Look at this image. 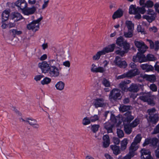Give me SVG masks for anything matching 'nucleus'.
<instances>
[{
  "instance_id": "obj_22",
  "label": "nucleus",
  "mask_w": 159,
  "mask_h": 159,
  "mask_svg": "<svg viewBox=\"0 0 159 159\" xmlns=\"http://www.w3.org/2000/svg\"><path fill=\"white\" fill-rule=\"evenodd\" d=\"M143 53L140 52H138L137 54L138 61L140 63L147 61L146 57L143 54Z\"/></svg>"
},
{
  "instance_id": "obj_36",
  "label": "nucleus",
  "mask_w": 159,
  "mask_h": 159,
  "mask_svg": "<svg viewBox=\"0 0 159 159\" xmlns=\"http://www.w3.org/2000/svg\"><path fill=\"white\" fill-rule=\"evenodd\" d=\"M55 86L57 89L61 90L64 88V84L62 81H59L56 84Z\"/></svg>"
},
{
  "instance_id": "obj_53",
  "label": "nucleus",
  "mask_w": 159,
  "mask_h": 159,
  "mask_svg": "<svg viewBox=\"0 0 159 159\" xmlns=\"http://www.w3.org/2000/svg\"><path fill=\"white\" fill-rule=\"evenodd\" d=\"M150 89L153 91H157V88L156 85L154 84H152L150 85Z\"/></svg>"
},
{
  "instance_id": "obj_12",
  "label": "nucleus",
  "mask_w": 159,
  "mask_h": 159,
  "mask_svg": "<svg viewBox=\"0 0 159 159\" xmlns=\"http://www.w3.org/2000/svg\"><path fill=\"white\" fill-rule=\"evenodd\" d=\"M114 62L116 65L120 68H125L127 66L126 62L125 61H121L120 58L118 56L116 57Z\"/></svg>"
},
{
  "instance_id": "obj_34",
  "label": "nucleus",
  "mask_w": 159,
  "mask_h": 159,
  "mask_svg": "<svg viewBox=\"0 0 159 159\" xmlns=\"http://www.w3.org/2000/svg\"><path fill=\"white\" fill-rule=\"evenodd\" d=\"M158 142V139L156 138L150 139V144L154 147H156Z\"/></svg>"
},
{
  "instance_id": "obj_48",
  "label": "nucleus",
  "mask_w": 159,
  "mask_h": 159,
  "mask_svg": "<svg viewBox=\"0 0 159 159\" xmlns=\"http://www.w3.org/2000/svg\"><path fill=\"white\" fill-rule=\"evenodd\" d=\"M102 83L106 87H109L110 86V82L105 78L103 79Z\"/></svg>"
},
{
  "instance_id": "obj_27",
  "label": "nucleus",
  "mask_w": 159,
  "mask_h": 159,
  "mask_svg": "<svg viewBox=\"0 0 159 159\" xmlns=\"http://www.w3.org/2000/svg\"><path fill=\"white\" fill-rule=\"evenodd\" d=\"M36 10V9L34 7L31 8H25L23 11L24 13L26 15H28L33 14Z\"/></svg>"
},
{
  "instance_id": "obj_38",
  "label": "nucleus",
  "mask_w": 159,
  "mask_h": 159,
  "mask_svg": "<svg viewBox=\"0 0 159 159\" xmlns=\"http://www.w3.org/2000/svg\"><path fill=\"white\" fill-rule=\"evenodd\" d=\"M145 7L144 6H143L141 7H137V13H140L141 14H144L146 12V10L145 9Z\"/></svg>"
},
{
  "instance_id": "obj_39",
  "label": "nucleus",
  "mask_w": 159,
  "mask_h": 159,
  "mask_svg": "<svg viewBox=\"0 0 159 159\" xmlns=\"http://www.w3.org/2000/svg\"><path fill=\"white\" fill-rule=\"evenodd\" d=\"M133 31L128 30V32H124V36L126 38H131L133 36Z\"/></svg>"
},
{
  "instance_id": "obj_49",
  "label": "nucleus",
  "mask_w": 159,
  "mask_h": 159,
  "mask_svg": "<svg viewBox=\"0 0 159 159\" xmlns=\"http://www.w3.org/2000/svg\"><path fill=\"white\" fill-rule=\"evenodd\" d=\"M158 133H159V124L154 128L152 134H154Z\"/></svg>"
},
{
  "instance_id": "obj_4",
  "label": "nucleus",
  "mask_w": 159,
  "mask_h": 159,
  "mask_svg": "<svg viewBox=\"0 0 159 159\" xmlns=\"http://www.w3.org/2000/svg\"><path fill=\"white\" fill-rule=\"evenodd\" d=\"M147 13L149 15H145L143 16V18L147 20L149 23L152 22L155 19L156 17V13L151 9H148L147 11Z\"/></svg>"
},
{
  "instance_id": "obj_47",
  "label": "nucleus",
  "mask_w": 159,
  "mask_h": 159,
  "mask_svg": "<svg viewBox=\"0 0 159 159\" xmlns=\"http://www.w3.org/2000/svg\"><path fill=\"white\" fill-rule=\"evenodd\" d=\"M118 55H119L122 57L124 54L127 52V51H121L120 50H118L115 52Z\"/></svg>"
},
{
  "instance_id": "obj_28",
  "label": "nucleus",
  "mask_w": 159,
  "mask_h": 159,
  "mask_svg": "<svg viewBox=\"0 0 159 159\" xmlns=\"http://www.w3.org/2000/svg\"><path fill=\"white\" fill-rule=\"evenodd\" d=\"M126 26L127 27L128 30L133 31L134 30V25L130 21L127 20L125 22Z\"/></svg>"
},
{
  "instance_id": "obj_18",
  "label": "nucleus",
  "mask_w": 159,
  "mask_h": 159,
  "mask_svg": "<svg viewBox=\"0 0 159 159\" xmlns=\"http://www.w3.org/2000/svg\"><path fill=\"white\" fill-rule=\"evenodd\" d=\"M103 102V99L102 98L96 99L95 100L94 105L96 108L99 107H103L105 106Z\"/></svg>"
},
{
  "instance_id": "obj_42",
  "label": "nucleus",
  "mask_w": 159,
  "mask_h": 159,
  "mask_svg": "<svg viewBox=\"0 0 159 159\" xmlns=\"http://www.w3.org/2000/svg\"><path fill=\"white\" fill-rule=\"evenodd\" d=\"M147 61H153L155 60V57L154 56L151 54H148L146 57Z\"/></svg>"
},
{
  "instance_id": "obj_26",
  "label": "nucleus",
  "mask_w": 159,
  "mask_h": 159,
  "mask_svg": "<svg viewBox=\"0 0 159 159\" xmlns=\"http://www.w3.org/2000/svg\"><path fill=\"white\" fill-rule=\"evenodd\" d=\"M111 148L113 151V153L116 155H118L120 153V147L116 145H111Z\"/></svg>"
},
{
  "instance_id": "obj_57",
  "label": "nucleus",
  "mask_w": 159,
  "mask_h": 159,
  "mask_svg": "<svg viewBox=\"0 0 159 159\" xmlns=\"http://www.w3.org/2000/svg\"><path fill=\"white\" fill-rule=\"evenodd\" d=\"M154 48L155 51H157L159 49V42L158 41L155 42Z\"/></svg>"
},
{
  "instance_id": "obj_23",
  "label": "nucleus",
  "mask_w": 159,
  "mask_h": 159,
  "mask_svg": "<svg viewBox=\"0 0 159 159\" xmlns=\"http://www.w3.org/2000/svg\"><path fill=\"white\" fill-rule=\"evenodd\" d=\"M123 11L120 9H118L115 12L112 16V18L115 19L117 18H120L123 16Z\"/></svg>"
},
{
  "instance_id": "obj_54",
  "label": "nucleus",
  "mask_w": 159,
  "mask_h": 159,
  "mask_svg": "<svg viewBox=\"0 0 159 159\" xmlns=\"http://www.w3.org/2000/svg\"><path fill=\"white\" fill-rule=\"evenodd\" d=\"M147 40L149 43L150 48L151 49H154V48L155 44L153 42L150 40L147 39Z\"/></svg>"
},
{
  "instance_id": "obj_60",
  "label": "nucleus",
  "mask_w": 159,
  "mask_h": 159,
  "mask_svg": "<svg viewBox=\"0 0 159 159\" xmlns=\"http://www.w3.org/2000/svg\"><path fill=\"white\" fill-rule=\"evenodd\" d=\"M137 30L138 32H140L142 33L144 32V29L142 28L140 25H138L137 27Z\"/></svg>"
},
{
  "instance_id": "obj_5",
  "label": "nucleus",
  "mask_w": 159,
  "mask_h": 159,
  "mask_svg": "<svg viewBox=\"0 0 159 159\" xmlns=\"http://www.w3.org/2000/svg\"><path fill=\"white\" fill-rule=\"evenodd\" d=\"M139 99L144 102H148V104L154 105V103L151 98V94L150 93H143L139 97Z\"/></svg>"
},
{
  "instance_id": "obj_31",
  "label": "nucleus",
  "mask_w": 159,
  "mask_h": 159,
  "mask_svg": "<svg viewBox=\"0 0 159 159\" xmlns=\"http://www.w3.org/2000/svg\"><path fill=\"white\" fill-rule=\"evenodd\" d=\"M22 18L21 16L18 13H14L13 14L12 19H14L15 21H18Z\"/></svg>"
},
{
  "instance_id": "obj_30",
  "label": "nucleus",
  "mask_w": 159,
  "mask_h": 159,
  "mask_svg": "<svg viewBox=\"0 0 159 159\" xmlns=\"http://www.w3.org/2000/svg\"><path fill=\"white\" fill-rule=\"evenodd\" d=\"M113 127V125L109 123H106L104 126V128L107 130L108 133H111L112 132V128Z\"/></svg>"
},
{
  "instance_id": "obj_41",
  "label": "nucleus",
  "mask_w": 159,
  "mask_h": 159,
  "mask_svg": "<svg viewBox=\"0 0 159 159\" xmlns=\"http://www.w3.org/2000/svg\"><path fill=\"white\" fill-rule=\"evenodd\" d=\"M117 134L119 138H122L124 136V134L123 131L119 129H117Z\"/></svg>"
},
{
  "instance_id": "obj_46",
  "label": "nucleus",
  "mask_w": 159,
  "mask_h": 159,
  "mask_svg": "<svg viewBox=\"0 0 159 159\" xmlns=\"http://www.w3.org/2000/svg\"><path fill=\"white\" fill-rule=\"evenodd\" d=\"M91 121L87 117H85L83 119V124L84 125H86L89 124Z\"/></svg>"
},
{
  "instance_id": "obj_52",
  "label": "nucleus",
  "mask_w": 159,
  "mask_h": 159,
  "mask_svg": "<svg viewBox=\"0 0 159 159\" xmlns=\"http://www.w3.org/2000/svg\"><path fill=\"white\" fill-rule=\"evenodd\" d=\"M11 32L13 33V34L15 35L16 34L19 35L21 34L22 33V32L20 31H17L16 30H11ZM15 37V36H14Z\"/></svg>"
},
{
  "instance_id": "obj_2",
  "label": "nucleus",
  "mask_w": 159,
  "mask_h": 159,
  "mask_svg": "<svg viewBox=\"0 0 159 159\" xmlns=\"http://www.w3.org/2000/svg\"><path fill=\"white\" fill-rule=\"evenodd\" d=\"M156 111V110L154 108L148 110V112L149 115L148 118H147L148 122L155 124L158 121L159 119L158 115L157 114H154Z\"/></svg>"
},
{
  "instance_id": "obj_32",
  "label": "nucleus",
  "mask_w": 159,
  "mask_h": 159,
  "mask_svg": "<svg viewBox=\"0 0 159 159\" xmlns=\"http://www.w3.org/2000/svg\"><path fill=\"white\" fill-rule=\"evenodd\" d=\"M143 78H147L148 80L151 81L153 82L156 80V77L154 75H145L142 76Z\"/></svg>"
},
{
  "instance_id": "obj_29",
  "label": "nucleus",
  "mask_w": 159,
  "mask_h": 159,
  "mask_svg": "<svg viewBox=\"0 0 159 159\" xmlns=\"http://www.w3.org/2000/svg\"><path fill=\"white\" fill-rule=\"evenodd\" d=\"M128 143V139H124L121 141L120 143V149L121 150L124 151L126 149Z\"/></svg>"
},
{
  "instance_id": "obj_40",
  "label": "nucleus",
  "mask_w": 159,
  "mask_h": 159,
  "mask_svg": "<svg viewBox=\"0 0 159 159\" xmlns=\"http://www.w3.org/2000/svg\"><path fill=\"white\" fill-rule=\"evenodd\" d=\"M139 119H136L132 123L130 124L129 125L132 127L134 128L139 123Z\"/></svg>"
},
{
  "instance_id": "obj_56",
  "label": "nucleus",
  "mask_w": 159,
  "mask_h": 159,
  "mask_svg": "<svg viewBox=\"0 0 159 159\" xmlns=\"http://www.w3.org/2000/svg\"><path fill=\"white\" fill-rule=\"evenodd\" d=\"M131 153L129 154V152L124 157V159H130L131 157H133L134 156L131 155Z\"/></svg>"
},
{
  "instance_id": "obj_50",
  "label": "nucleus",
  "mask_w": 159,
  "mask_h": 159,
  "mask_svg": "<svg viewBox=\"0 0 159 159\" xmlns=\"http://www.w3.org/2000/svg\"><path fill=\"white\" fill-rule=\"evenodd\" d=\"M133 74L134 76L139 75L140 74V71L137 68H135L132 70Z\"/></svg>"
},
{
  "instance_id": "obj_51",
  "label": "nucleus",
  "mask_w": 159,
  "mask_h": 159,
  "mask_svg": "<svg viewBox=\"0 0 159 159\" xmlns=\"http://www.w3.org/2000/svg\"><path fill=\"white\" fill-rule=\"evenodd\" d=\"M133 70H129L126 74L127 77H134V75L133 74Z\"/></svg>"
},
{
  "instance_id": "obj_62",
  "label": "nucleus",
  "mask_w": 159,
  "mask_h": 159,
  "mask_svg": "<svg viewBox=\"0 0 159 159\" xmlns=\"http://www.w3.org/2000/svg\"><path fill=\"white\" fill-rule=\"evenodd\" d=\"M154 7H155V10L156 11L159 13V3H156L154 5Z\"/></svg>"
},
{
  "instance_id": "obj_8",
  "label": "nucleus",
  "mask_w": 159,
  "mask_h": 159,
  "mask_svg": "<svg viewBox=\"0 0 159 159\" xmlns=\"http://www.w3.org/2000/svg\"><path fill=\"white\" fill-rule=\"evenodd\" d=\"M39 67L41 69L43 73H46L48 72L51 67V66L46 61H43L42 63H39Z\"/></svg>"
},
{
  "instance_id": "obj_24",
  "label": "nucleus",
  "mask_w": 159,
  "mask_h": 159,
  "mask_svg": "<svg viewBox=\"0 0 159 159\" xmlns=\"http://www.w3.org/2000/svg\"><path fill=\"white\" fill-rule=\"evenodd\" d=\"M132 107L130 106H125L121 105L119 108V110L122 112L129 111V110L132 109Z\"/></svg>"
},
{
  "instance_id": "obj_25",
  "label": "nucleus",
  "mask_w": 159,
  "mask_h": 159,
  "mask_svg": "<svg viewBox=\"0 0 159 159\" xmlns=\"http://www.w3.org/2000/svg\"><path fill=\"white\" fill-rule=\"evenodd\" d=\"M124 130L126 134H130L132 131V127L129 124L124 123Z\"/></svg>"
},
{
  "instance_id": "obj_1",
  "label": "nucleus",
  "mask_w": 159,
  "mask_h": 159,
  "mask_svg": "<svg viewBox=\"0 0 159 159\" xmlns=\"http://www.w3.org/2000/svg\"><path fill=\"white\" fill-rule=\"evenodd\" d=\"M116 47V45L113 44L108 47L104 48L102 50L98 52L93 57L94 60H99L101 55H105L106 53H108L113 52Z\"/></svg>"
},
{
  "instance_id": "obj_17",
  "label": "nucleus",
  "mask_w": 159,
  "mask_h": 159,
  "mask_svg": "<svg viewBox=\"0 0 159 159\" xmlns=\"http://www.w3.org/2000/svg\"><path fill=\"white\" fill-rule=\"evenodd\" d=\"M130 80H128L122 81L119 84V87L122 91H125L127 89L126 85L130 83Z\"/></svg>"
},
{
  "instance_id": "obj_45",
  "label": "nucleus",
  "mask_w": 159,
  "mask_h": 159,
  "mask_svg": "<svg viewBox=\"0 0 159 159\" xmlns=\"http://www.w3.org/2000/svg\"><path fill=\"white\" fill-rule=\"evenodd\" d=\"M99 127V125H94L92 126L91 129L93 132H96L98 130Z\"/></svg>"
},
{
  "instance_id": "obj_35",
  "label": "nucleus",
  "mask_w": 159,
  "mask_h": 159,
  "mask_svg": "<svg viewBox=\"0 0 159 159\" xmlns=\"http://www.w3.org/2000/svg\"><path fill=\"white\" fill-rule=\"evenodd\" d=\"M129 13L130 14H137V8L133 5H131L129 9Z\"/></svg>"
},
{
  "instance_id": "obj_10",
  "label": "nucleus",
  "mask_w": 159,
  "mask_h": 159,
  "mask_svg": "<svg viewBox=\"0 0 159 159\" xmlns=\"http://www.w3.org/2000/svg\"><path fill=\"white\" fill-rule=\"evenodd\" d=\"M49 74L51 76L53 77H56L59 75V71L57 68L55 66H51L49 69Z\"/></svg>"
},
{
  "instance_id": "obj_6",
  "label": "nucleus",
  "mask_w": 159,
  "mask_h": 159,
  "mask_svg": "<svg viewBox=\"0 0 159 159\" xmlns=\"http://www.w3.org/2000/svg\"><path fill=\"white\" fill-rule=\"evenodd\" d=\"M134 44L138 48V50L141 53H144L148 47L145 45L142 42H140L135 40Z\"/></svg>"
},
{
  "instance_id": "obj_63",
  "label": "nucleus",
  "mask_w": 159,
  "mask_h": 159,
  "mask_svg": "<svg viewBox=\"0 0 159 159\" xmlns=\"http://www.w3.org/2000/svg\"><path fill=\"white\" fill-rule=\"evenodd\" d=\"M129 66H130V67H131V68H133L134 69H135V68H136L137 66L136 65L135 63L134 62H131Z\"/></svg>"
},
{
  "instance_id": "obj_14",
  "label": "nucleus",
  "mask_w": 159,
  "mask_h": 159,
  "mask_svg": "<svg viewBox=\"0 0 159 159\" xmlns=\"http://www.w3.org/2000/svg\"><path fill=\"white\" fill-rule=\"evenodd\" d=\"M15 5L23 11L26 7L27 4L24 0H18L16 3Z\"/></svg>"
},
{
  "instance_id": "obj_64",
  "label": "nucleus",
  "mask_w": 159,
  "mask_h": 159,
  "mask_svg": "<svg viewBox=\"0 0 159 159\" xmlns=\"http://www.w3.org/2000/svg\"><path fill=\"white\" fill-rule=\"evenodd\" d=\"M125 77H127L125 73L123 74V75L118 76L117 78V79H123Z\"/></svg>"
},
{
  "instance_id": "obj_21",
  "label": "nucleus",
  "mask_w": 159,
  "mask_h": 159,
  "mask_svg": "<svg viewBox=\"0 0 159 159\" xmlns=\"http://www.w3.org/2000/svg\"><path fill=\"white\" fill-rule=\"evenodd\" d=\"M140 67L143 70H145L147 72L152 71L154 69V68L152 66L147 64H142L140 66Z\"/></svg>"
},
{
  "instance_id": "obj_20",
  "label": "nucleus",
  "mask_w": 159,
  "mask_h": 159,
  "mask_svg": "<svg viewBox=\"0 0 159 159\" xmlns=\"http://www.w3.org/2000/svg\"><path fill=\"white\" fill-rule=\"evenodd\" d=\"M127 90L130 92L137 93L139 90V88L136 84H132Z\"/></svg>"
},
{
  "instance_id": "obj_3",
  "label": "nucleus",
  "mask_w": 159,
  "mask_h": 159,
  "mask_svg": "<svg viewBox=\"0 0 159 159\" xmlns=\"http://www.w3.org/2000/svg\"><path fill=\"white\" fill-rule=\"evenodd\" d=\"M116 44L120 47H123L125 51L128 52L130 48L129 44L121 36L120 37L116 40Z\"/></svg>"
},
{
  "instance_id": "obj_58",
  "label": "nucleus",
  "mask_w": 159,
  "mask_h": 159,
  "mask_svg": "<svg viewBox=\"0 0 159 159\" xmlns=\"http://www.w3.org/2000/svg\"><path fill=\"white\" fill-rule=\"evenodd\" d=\"M149 144H150V139H145V142L143 143V145L144 146H145Z\"/></svg>"
},
{
  "instance_id": "obj_61",
  "label": "nucleus",
  "mask_w": 159,
  "mask_h": 159,
  "mask_svg": "<svg viewBox=\"0 0 159 159\" xmlns=\"http://www.w3.org/2000/svg\"><path fill=\"white\" fill-rule=\"evenodd\" d=\"M149 30L150 31L154 33H156L157 31V30L156 27L153 26L152 27L150 28Z\"/></svg>"
},
{
  "instance_id": "obj_9",
  "label": "nucleus",
  "mask_w": 159,
  "mask_h": 159,
  "mask_svg": "<svg viewBox=\"0 0 159 159\" xmlns=\"http://www.w3.org/2000/svg\"><path fill=\"white\" fill-rule=\"evenodd\" d=\"M124 120L123 123L130 124L131 121L134 119V117L132 115L131 111H128L124 114Z\"/></svg>"
},
{
  "instance_id": "obj_11",
  "label": "nucleus",
  "mask_w": 159,
  "mask_h": 159,
  "mask_svg": "<svg viewBox=\"0 0 159 159\" xmlns=\"http://www.w3.org/2000/svg\"><path fill=\"white\" fill-rule=\"evenodd\" d=\"M141 159H153L150 155L151 152L148 150L142 149L141 150Z\"/></svg>"
},
{
  "instance_id": "obj_19",
  "label": "nucleus",
  "mask_w": 159,
  "mask_h": 159,
  "mask_svg": "<svg viewBox=\"0 0 159 159\" xmlns=\"http://www.w3.org/2000/svg\"><path fill=\"white\" fill-rule=\"evenodd\" d=\"M92 67L91 69V70L92 72L96 73H103L105 71L104 68L103 67L99 66L98 68H95V67H96V66L94 64L92 65Z\"/></svg>"
},
{
  "instance_id": "obj_33",
  "label": "nucleus",
  "mask_w": 159,
  "mask_h": 159,
  "mask_svg": "<svg viewBox=\"0 0 159 159\" xmlns=\"http://www.w3.org/2000/svg\"><path fill=\"white\" fill-rule=\"evenodd\" d=\"M9 12L8 11H4L2 14L3 21H5L8 20L9 16Z\"/></svg>"
},
{
  "instance_id": "obj_7",
  "label": "nucleus",
  "mask_w": 159,
  "mask_h": 159,
  "mask_svg": "<svg viewBox=\"0 0 159 159\" xmlns=\"http://www.w3.org/2000/svg\"><path fill=\"white\" fill-rule=\"evenodd\" d=\"M42 19V17H40L37 20L33 21L30 24H28L27 26V28L29 30L32 29L35 31L37 30L39 28V25L38 23Z\"/></svg>"
},
{
  "instance_id": "obj_43",
  "label": "nucleus",
  "mask_w": 159,
  "mask_h": 159,
  "mask_svg": "<svg viewBox=\"0 0 159 159\" xmlns=\"http://www.w3.org/2000/svg\"><path fill=\"white\" fill-rule=\"evenodd\" d=\"M153 2L150 0L148 1L144 4V7H151L153 5Z\"/></svg>"
},
{
  "instance_id": "obj_13",
  "label": "nucleus",
  "mask_w": 159,
  "mask_h": 159,
  "mask_svg": "<svg viewBox=\"0 0 159 159\" xmlns=\"http://www.w3.org/2000/svg\"><path fill=\"white\" fill-rule=\"evenodd\" d=\"M120 90L118 89H114L111 91L110 97L114 100L117 99L120 96Z\"/></svg>"
},
{
  "instance_id": "obj_37",
  "label": "nucleus",
  "mask_w": 159,
  "mask_h": 159,
  "mask_svg": "<svg viewBox=\"0 0 159 159\" xmlns=\"http://www.w3.org/2000/svg\"><path fill=\"white\" fill-rule=\"evenodd\" d=\"M142 138V137L141 134H137L134 138L133 143L137 144L139 143Z\"/></svg>"
},
{
  "instance_id": "obj_59",
  "label": "nucleus",
  "mask_w": 159,
  "mask_h": 159,
  "mask_svg": "<svg viewBox=\"0 0 159 159\" xmlns=\"http://www.w3.org/2000/svg\"><path fill=\"white\" fill-rule=\"evenodd\" d=\"M94 118V119H91V121L92 122H94L96 120H98V117L97 115H95L93 117H91V118Z\"/></svg>"
},
{
  "instance_id": "obj_44",
  "label": "nucleus",
  "mask_w": 159,
  "mask_h": 159,
  "mask_svg": "<svg viewBox=\"0 0 159 159\" xmlns=\"http://www.w3.org/2000/svg\"><path fill=\"white\" fill-rule=\"evenodd\" d=\"M51 81V79L48 78L46 77L41 81V83L43 84H47Z\"/></svg>"
},
{
  "instance_id": "obj_55",
  "label": "nucleus",
  "mask_w": 159,
  "mask_h": 159,
  "mask_svg": "<svg viewBox=\"0 0 159 159\" xmlns=\"http://www.w3.org/2000/svg\"><path fill=\"white\" fill-rule=\"evenodd\" d=\"M114 143L116 145L119 144L120 142V139L114 137L113 138Z\"/></svg>"
},
{
  "instance_id": "obj_16",
  "label": "nucleus",
  "mask_w": 159,
  "mask_h": 159,
  "mask_svg": "<svg viewBox=\"0 0 159 159\" xmlns=\"http://www.w3.org/2000/svg\"><path fill=\"white\" fill-rule=\"evenodd\" d=\"M102 139L103 140L102 143L103 147L104 148L108 147L110 144V140L109 136L107 135H105L103 136Z\"/></svg>"
},
{
  "instance_id": "obj_15",
  "label": "nucleus",
  "mask_w": 159,
  "mask_h": 159,
  "mask_svg": "<svg viewBox=\"0 0 159 159\" xmlns=\"http://www.w3.org/2000/svg\"><path fill=\"white\" fill-rule=\"evenodd\" d=\"M138 146L137 144L133 142L129 148V154L134 156L136 154L135 152L138 148Z\"/></svg>"
}]
</instances>
